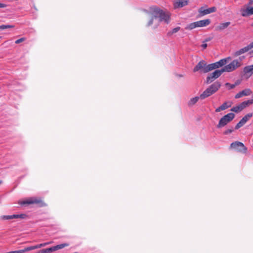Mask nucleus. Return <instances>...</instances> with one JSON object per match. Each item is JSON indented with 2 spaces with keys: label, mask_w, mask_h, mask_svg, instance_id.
<instances>
[{
  "label": "nucleus",
  "mask_w": 253,
  "mask_h": 253,
  "mask_svg": "<svg viewBox=\"0 0 253 253\" xmlns=\"http://www.w3.org/2000/svg\"><path fill=\"white\" fill-rule=\"evenodd\" d=\"M152 14L155 18H159V21L161 22L164 21L166 23H169V22L170 16L169 13L164 11L159 8H154L152 9Z\"/></svg>",
  "instance_id": "1"
},
{
  "label": "nucleus",
  "mask_w": 253,
  "mask_h": 253,
  "mask_svg": "<svg viewBox=\"0 0 253 253\" xmlns=\"http://www.w3.org/2000/svg\"><path fill=\"white\" fill-rule=\"evenodd\" d=\"M18 204L21 205L36 204L39 207H43L46 206V204L39 198H31L27 200L19 201Z\"/></svg>",
  "instance_id": "2"
},
{
  "label": "nucleus",
  "mask_w": 253,
  "mask_h": 253,
  "mask_svg": "<svg viewBox=\"0 0 253 253\" xmlns=\"http://www.w3.org/2000/svg\"><path fill=\"white\" fill-rule=\"evenodd\" d=\"M210 71H211L210 64H207L204 60L200 61L193 69L194 72L207 73Z\"/></svg>",
  "instance_id": "3"
},
{
  "label": "nucleus",
  "mask_w": 253,
  "mask_h": 253,
  "mask_svg": "<svg viewBox=\"0 0 253 253\" xmlns=\"http://www.w3.org/2000/svg\"><path fill=\"white\" fill-rule=\"evenodd\" d=\"M210 23L211 20L209 19L202 20L190 23L185 28V29L191 30L197 27H202L208 26Z\"/></svg>",
  "instance_id": "4"
},
{
  "label": "nucleus",
  "mask_w": 253,
  "mask_h": 253,
  "mask_svg": "<svg viewBox=\"0 0 253 253\" xmlns=\"http://www.w3.org/2000/svg\"><path fill=\"white\" fill-rule=\"evenodd\" d=\"M235 118V114L233 113H229L222 117L217 125V128L222 127L225 126L228 123L231 122Z\"/></svg>",
  "instance_id": "5"
},
{
  "label": "nucleus",
  "mask_w": 253,
  "mask_h": 253,
  "mask_svg": "<svg viewBox=\"0 0 253 253\" xmlns=\"http://www.w3.org/2000/svg\"><path fill=\"white\" fill-rule=\"evenodd\" d=\"M223 73V71H222V69H221L220 70H216L212 73L209 74L206 78V84H209L211 83L219 77Z\"/></svg>",
  "instance_id": "6"
},
{
  "label": "nucleus",
  "mask_w": 253,
  "mask_h": 253,
  "mask_svg": "<svg viewBox=\"0 0 253 253\" xmlns=\"http://www.w3.org/2000/svg\"><path fill=\"white\" fill-rule=\"evenodd\" d=\"M230 59L231 58L229 57L226 58L222 59L214 63L210 64L211 70L212 71L225 65Z\"/></svg>",
  "instance_id": "7"
},
{
  "label": "nucleus",
  "mask_w": 253,
  "mask_h": 253,
  "mask_svg": "<svg viewBox=\"0 0 253 253\" xmlns=\"http://www.w3.org/2000/svg\"><path fill=\"white\" fill-rule=\"evenodd\" d=\"M230 147L240 152H246L247 150L244 144L239 141L232 143L230 145Z\"/></svg>",
  "instance_id": "8"
},
{
  "label": "nucleus",
  "mask_w": 253,
  "mask_h": 253,
  "mask_svg": "<svg viewBox=\"0 0 253 253\" xmlns=\"http://www.w3.org/2000/svg\"><path fill=\"white\" fill-rule=\"evenodd\" d=\"M216 10V8L214 6L209 8L208 9H204V7H200L198 12L201 16H204L214 12H215Z\"/></svg>",
  "instance_id": "9"
},
{
  "label": "nucleus",
  "mask_w": 253,
  "mask_h": 253,
  "mask_svg": "<svg viewBox=\"0 0 253 253\" xmlns=\"http://www.w3.org/2000/svg\"><path fill=\"white\" fill-rule=\"evenodd\" d=\"M252 93V90L250 88H246L236 94L235 96L236 99L240 98L243 96H248Z\"/></svg>",
  "instance_id": "10"
},
{
  "label": "nucleus",
  "mask_w": 253,
  "mask_h": 253,
  "mask_svg": "<svg viewBox=\"0 0 253 253\" xmlns=\"http://www.w3.org/2000/svg\"><path fill=\"white\" fill-rule=\"evenodd\" d=\"M241 15L243 17H246L253 14V6L248 7L246 9L241 8L240 10Z\"/></svg>",
  "instance_id": "11"
},
{
  "label": "nucleus",
  "mask_w": 253,
  "mask_h": 253,
  "mask_svg": "<svg viewBox=\"0 0 253 253\" xmlns=\"http://www.w3.org/2000/svg\"><path fill=\"white\" fill-rule=\"evenodd\" d=\"M188 4V0H177L174 3L175 8L182 7Z\"/></svg>",
  "instance_id": "12"
},
{
  "label": "nucleus",
  "mask_w": 253,
  "mask_h": 253,
  "mask_svg": "<svg viewBox=\"0 0 253 253\" xmlns=\"http://www.w3.org/2000/svg\"><path fill=\"white\" fill-rule=\"evenodd\" d=\"M231 105V103L230 102H224L220 106L218 107L215 109L216 112H219L222 110H224L229 107H230Z\"/></svg>",
  "instance_id": "13"
},
{
  "label": "nucleus",
  "mask_w": 253,
  "mask_h": 253,
  "mask_svg": "<svg viewBox=\"0 0 253 253\" xmlns=\"http://www.w3.org/2000/svg\"><path fill=\"white\" fill-rule=\"evenodd\" d=\"M243 72L245 75L251 76L253 74V65L245 67Z\"/></svg>",
  "instance_id": "14"
},
{
  "label": "nucleus",
  "mask_w": 253,
  "mask_h": 253,
  "mask_svg": "<svg viewBox=\"0 0 253 253\" xmlns=\"http://www.w3.org/2000/svg\"><path fill=\"white\" fill-rule=\"evenodd\" d=\"M221 86V84L218 82H215L211 85L209 87L211 90V91L214 93L216 92L218 89L220 88Z\"/></svg>",
  "instance_id": "15"
},
{
  "label": "nucleus",
  "mask_w": 253,
  "mask_h": 253,
  "mask_svg": "<svg viewBox=\"0 0 253 253\" xmlns=\"http://www.w3.org/2000/svg\"><path fill=\"white\" fill-rule=\"evenodd\" d=\"M213 94L212 91L210 90L209 87H208L200 96V97L202 99H204L211 95Z\"/></svg>",
  "instance_id": "16"
},
{
  "label": "nucleus",
  "mask_w": 253,
  "mask_h": 253,
  "mask_svg": "<svg viewBox=\"0 0 253 253\" xmlns=\"http://www.w3.org/2000/svg\"><path fill=\"white\" fill-rule=\"evenodd\" d=\"M229 64L231 66L232 68L235 70L236 69L241 66L242 63H241L238 59H236L234 60Z\"/></svg>",
  "instance_id": "17"
},
{
  "label": "nucleus",
  "mask_w": 253,
  "mask_h": 253,
  "mask_svg": "<svg viewBox=\"0 0 253 253\" xmlns=\"http://www.w3.org/2000/svg\"><path fill=\"white\" fill-rule=\"evenodd\" d=\"M250 50L249 49V48L247 46L239 49V50L236 51L234 53V56H238L244 53H246L248 51H249Z\"/></svg>",
  "instance_id": "18"
},
{
  "label": "nucleus",
  "mask_w": 253,
  "mask_h": 253,
  "mask_svg": "<svg viewBox=\"0 0 253 253\" xmlns=\"http://www.w3.org/2000/svg\"><path fill=\"white\" fill-rule=\"evenodd\" d=\"M245 107L244 106L242 102L240 103L239 105L236 106L235 107H233L231 110L233 112H234L235 113H238L241 111H242L244 109H245Z\"/></svg>",
  "instance_id": "19"
},
{
  "label": "nucleus",
  "mask_w": 253,
  "mask_h": 253,
  "mask_svg": "<svg viewBox=\"0 0 253 253\" xmlns=\"http://www.w3.org/2000/svg\"><path fill=\"white\" fill-rule=\"evenodd\" d=\"M230 22H227L225 23H221L219 26L216 27V30L217 31H221L223 30L226 28H227L230 25Z\"/></svg>",
  "instance_id": "20"
},
{
  "label": "nucleus",
  "mask_w": 253,
  "mask_h": 253,
  "mask_svg": "<svg viewBox=\"0 0 253 253\" xmlns=\"http://www.w3.org/2000/svg\"><path fill=\"white\" fill-rule=\"evenodd\" d=\"M222 69V71H223V72H231L234 70L232 68L230 64L225 65L223 67Z\"/></svg>",
  "instance_id": "21"
},
{
  "label": "nucleus",
  "mask_w": 253,
  "mask_h": 253,
  "mask_svg": "<svg viewBox=\"0 0 253 253\" xmlns=\"http://www.w3.org/2000/svg\"><path fill=\"white\" fill-rule=\"evenodd\" d=\"M200 97L196 96L194 98H191L189 101L188 102V105L189 106H192L194 105L199 100Z\"/></svg>",
  "instance_id": "22"
},
{
  "label": "nucleus",
  "mask_w": 253,
  "mask_h": 253,
  "mask_svg": "<svg viewBox=\"0 0 253 253\" xmlns=\"http://www.w3.org/2000/svg\"><path fill=\"white\" fill-rule=\"evenodd\" d=\"M69 246V244L68 243H63L61 244H59L58 245H56L54 247L55 251L62 249L65 247H68Z\"/></svg>",
  "instance_id": "23"
},
{
  "label": "nucleus",
  "mask_w": 253,
  "mask_h": 253,
  "mask_svg": "<svg viewBox=\"0 0 253 253\" xmlns=\"http://www.w3.org/2000/svg\"><path fill=\"white\" fill-rule=\"evenodd\" d=\"M253 116L252 113H249L246 115L242 119L241 121L244 123V125L246 122Z\"/></svg>",
  "instance_id": "24"
},
{
  "label": "nucleus",
  "mask_w": 253,
  "mask_h": 253,
  "mask_svg": "<svg viewBox=\"0 0 253 253\" xmlns=\"http://www.w3.org/2000/svg\"><path fill=\"white\" fill-rule=\"evenodd\" d=\"M0 218L2 220H10L13 218H16V214L11 215H3L0 216Z\"/></svg>",
  "instance_id": "25"
},
{
  "label": "nucleus",
  "mask_w": 253,
  "mask_h": 253,
  "mask_svg": "<svg viewBox=\"0 0 253 253\" xmlns=\"http://www.w3.org/2000/svg\"><path fill=\"white\" fill-rule=\"evenodd\" d=\"M244 106L246 108L249 105L253 104V99L242 102Z\"/></svg>",
  "instance_id": "26"
},
{
  "label": "nucleus",
  "mask_w": 253,
  "mask_h": 253,
  "mask_svg": "<svg viewBox=\"0 0 253 253\" xmlns=\"http://www.w3.org/2000/svg\"><path fill=\"white\" fill-rule=\"evenodd\" d=\"M32 250L31 249V246L24 248L22 250H17V253H24L26 252L30 251Z\"/></svg>",
  "instance_id": "27"
},
{
  "label": "nucleus",
  "mask_w": 253,
  "mask_h": 253,
  "mask_svg": "<svg viewBox=\"0 0 253 253\" xmlns=\"http://www.w3.org/2000/svg\"><path fill=\"white\" fill-rule=\"evenodd\" d=\"M180 29V27H177L176 28H173L171 31H169L168 32V34L169 35H171L174 33L177 32Z\"/></svg>",
  "instance_id": "28"
},
{
  "label": "nucleus",
  "mask_w": 253,
  "mask_h": 253,
  "mask_svg": "<svg viewBox=\"0 0 253 253\" xmlns=\"http://www.w3.org/2000/svg\"><path fill=\"white\" fill-rule=\"evenodd\" d=\"M43 247H44V245H43L42 243V244H38V245H37L35 246H31V249L32 250H33L41 248Z\"/></svg>",
  "instance_id": "29"
},
{
  "label": "nucleus",
  "mask_w": 253,
  "mask_h": 253,
  "mask_svg": "<svg viewBox=\"0 0 253 253\" xmlns=\"http://www.w3.org/2000/svg\"><path fill=\"white\" fill-rule=\"evenodd\" d=\"M244 125V123L241 121V120L239 121V122L236 125L235 127V129H238L242 126Z\"/></svg>",
  "instance_id": "30"
},
{
  "label": "nucleus",
  "mask_w": 253,
  "mask_h": 253,
  "mask_svg": "<svg viewBox=\"0 0 253 253\" xmlns=\"http://www.w3.org/2000/svg\"><path fill=\"white\" fill-rule=\"evenodd\" d=\"M155 19H156V18L154 17V15H153V16L148 22V23L147 24V26L149 27V26H152L154 22V20Z\"/></svg>",
  "instance_id": "31"
},
{
  "label": "nucleus",
  "mask_w": 253,
  "mask_h": 253,
  "mask_svg": "<svg viewBox=\"0 0 253 253\" xmlns=\"http://www.w3.org/2000/svg\"><path fill=\"white\" fill-rule=\"evenodd\" d=\"M225 86H227L229 87V89H233L234 88L235 86L234 84H231L229 83H227L225 84Z\"/></svg>",
  "instance_id": "32"
},
{
  "label": "nucleus",
  "mask_w": 253,
  "mask_h": 253,
  "mask_svg": "<svg viewBox=\"0 0 253 253\" xmlns=\"http://www.w3.org/2000/svg\"><path fill=\"white\" fill-rule=\"evenodd\" d=\"M28 217V216L26 214H17V218H21V219H24Z\"/></svg>",
  "instance_id": "33"
},
{
  "label": "nucleus",
  "mask_w": 253,
  "mask_h": 253,
  "mask_svg": "<svg viewBox=\"0 0 253 253\" xmlns=\"http://www.w3.org/2000/svg\"><path fill=\"white\" fill-rule=\"evenodd\" d=\"M46 250H47V253H51L52 252L55 251V248H54V246L52 247L51 248H47V249H46Z\"/></svg>",
  "instance_id": "34"
},
{
  "label": "nucleus",
  "mask_w": 253,
  "mask_h": 253,
  "mask_svg": "<svg viewBox=\"0 0 253 253\" xmlns=\"http://www.w3.org/2000/svg\"><path fill=\"white\" fill-rule=\"evenodd\" d=\"M26 38L23 37L17 40V44L20 43L26 40Z\"/></svg>",
  "instance_id": "35"
},
{
  "label": "nucleus",
  "mask_w": 253,
  "mask_h": 253,
  "mask_svg": "<svg viewBox=\"0 0 253 253\" xmlns=\"http://www.w3.org/2000/svg\"><path fill=\"white\" fill-rule=\"evenodd\" d=\"M233 131V129L232 128L228 129L224 132V134H228L229 133H232Z\"/></svg>",
  "instance_id": "36"
},
{
  "label": "nucleus",
  "mask_w": 253,
  "mask_h": 253,
  "mask_svg": "<svg viewBox=\"0 0 253 253\" xmlns=\"http://www.w3.org/2000/svg\"><path fill=\"white\" fill-rule=\"evenodd\" d=\"M10 27V26H9V25H1V26H0V29H5L9 28Z\"/></svg>",
  "instance_id": "37"
},
{
  "label": "nucleus",
  "mask_w": 253,
  "mask_h": 253,
  "mask_svg": "<svg viewBox=\"0 0 253 253\" xmlns=\"http://www.w3.org/2000/svg\"><path fill=\"white\" fill-rule=\"evenodd\" d=\"M241 80H237V81L235 82V84H234V85H235V86H237V85H239V84H241Z\"/></svg>",
  "instance_id": "38"
},
{
  "label": "nucleus",
  "mask_w": 253,
  "mask_h": 253,
  "mask_svg": "<svg viewBox=\"0 0 253 253\" xmlns=\"http://www.w3.org/2000/svg\"><path fill=\"white\" fill-rule=\"evenodd\" d=\"M37 253H47V250L46 249H42V250L39 251Z\"/></svg>",
  "instance_id": "39"
},
{
  "label": "nucleus",
  "mask_w": 253,
  "mask_h": 253,
  "mask_svg": "<svg viewBox=\"0 0 253 253\" xmlns=\"http://www.w3.org/2000/svg\"><path fill=\"white\" fill-rule=\"evenodd\" d=\"M248 47L249 48V50L253 48V42H251L250 44L247 45Z\"/></svg>",
  "instance_id": "40"
},
{
  "label": "nucleus",
  "mask_w": 253,
  "mask_h": 253,
  "mask_svg": "<svg viewBox=\"0 0 253 253\" xmlns=\"http://www.w3.org/2000/svg\"><path fill=\"white\" fill-rule=\"evenodd\" d=\"M207 43H203L202 44L201 46L203 48V49H205L207 47Z\"/></svg>",
  "instance_id": "41"
},
{
  "label": "nucleus",
  "mask_w": 253,
  "mask_h": 253,
  "mask_svg": "<svg viewBox=\"0 0 253 253\" xmlns=\"http://www.w3.org/2000/svg\"><path fill=\"white\" fill-rule=\"evenodd\" d=\"M6 7V5L3 3H0V8H4Z\"/></svg>",
  "instance_id": "42"
},
{
  "label": "nucleus",
  "mask_w": 253,
  "mask_h": 253,
  "mask_svg": "<svg viewBox=\"0 0 253 253\" xmlns=\"http://www.w3.org/2000/svg\"><path fill=\"white\" fill-rule=\"evenodd\" d=\"M253 4V0H249V1L248 3V5H251Z\"/></svg>",
  "instance_id": "43"
},
{
  "label": "nucleus",
  "mask_w": 253,
  "mask_h": 253,
  "mask_svg": "<svg viewBox=\"0 0 253 253\" xmlns=\"http://www.w3.org/2000/svg\"><path fill=\"white\" fill-rule=\"evenodd\" d=\"M245 58L244 56H242V57H240L239 58V59H238L239 61H240V62L241 63V61L243 59H244Z\"/></svg>",
  "instance_id": "44"
},
{
  "label": "nucleus",
  "mask_w": 253,
  "mask_h": 253,
  "mask_svg": "<svg viewBox=\"0 0 253 253\" xmlns=\"http://www.w3.org/2000/svg\"><path fill=\"white\" fill-rule=\"evenodd\" d=\"M49 244V243H48V242L42 243V244L44 245V247L48 245Z\"/></svg>",
  "instance_id": "45"
},
{
  "label": "nucleus",
  "mask_w": 253,
  "mask_h": 253,
  "mask_svg": "<svg viewBox=\"0 0 253 253\" xmlns=\"http://www.w3.org/2000/svg\"><path fill=\"white\" fill-rule=\"evenodd\" d=\"M211 38H208V39H206L205 40V42H209L210 41H211Z\"/></svg>",
  "instance_id": "46"
},
{
  "label": "nucleus",
  "mask_w": 253,
  "mask_h": 253,
  "mask_svg": "<svg viewBox=\"0 0 253 253\" xmlns=\"http://www.w3.org/2000/svg\"><path fill=\"white\" fill-rule=\"evenodd\" d=\"M158 25H159V23H157V24H156L155 25V26H154V28H156L158 26Z\"/></svg>",
  "instance_id": "47"
},
{
  "label": "nucleus",
  "mask_w": 253,
  "mask_h": 253,
  "mask_svg": "<svg viewBox=\"0 0 253 253\" xmlns=\"http://www.w3.org/2000/svg\"><path fill=\"white\" fill-rule=\"evenodd\" d=\"M2 183V181L0 180V184Z\"/></svg>",
  "instance_id": "48"
},
{
  "label": "nucleus",
  "mask_w": 253,
  "mask_h": 253,
  "mask_svg": "<svg viewBox=\"0 0 253 253\" xmlns=\"http://www.w3.org/2000/svg\"><path fill=\"white\" fill-rule=\"evenodd\" d=\"M252 53H253V50L251 52Z\"/></svg>",
  "instance_id": "49"
}]
</instances>
